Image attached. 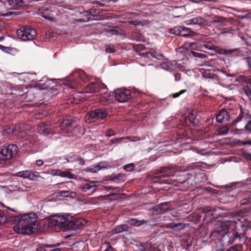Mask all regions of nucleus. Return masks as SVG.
I'll return each instance as SVG.
<instances>
[{"label": "nucleus", "instance_id": "obj_1", "mask_svg": "<svg viewBox=\"0 0 251 251\" xmlns=\"http://www.w3.org/2000/svg\"><path fill=\"white\" fill-rule=\"evenodd\" d=\"M17 222L13 227V230L22 234H31L38 229L37 216L34 212H30L22 216L12 217Z\"/></svg>", "mask_w": 251, "mask_h": 251}, {"label": "nucleus", "instance_id": "obj_2", "mask_svg": "<svg viewBox=\"0 0 251 251\" xmlns=\"http://www.w3.org/2000/svg\"><path fill=\"white\" fill-rule=\"evenodd\" d=\"M221 240L224 245H228L233 243L237 244L239 242H245L244 235H242V233H239L236 230L227 231L223 235Z\"/></svg>", "mask_w": 251, "mask_h": 251}, {"label": "nucleus", "instance_id": "obj_3", "mask_svg": "<svg viewBox=\"0 0 251 251\" xmlns=\"http://www.w3.org/2000/svg\"><path fill=\"white\" fill-rule=\"evenodd\" d=\"M76 76H78L83 82H85L89 79V76L83 71L79 70L76 72L66 77L65 78L64 84L72 89L78 87L79 85L75 78Z\"/></svg>", "mask_w": 251, "mask_h": 251}, {"label": "nucleus", "instance_id": "obj_4", "mask_svg": "<svg viewBox=\"0 0 251 251\" xmlns=\"http://www.w3.org/2000/svg\"><path fill=\"white\" fill-rule=\"evenodd\" d=\"M17 33L18 37L25 41L33 40L37 35L36 30L29 26L21 27Z\"/></svg>", "mask_w": 251, "mask_h": 251}, {"label": "nucleus", "instance_id": "obj_5", "mask_svg": "<svg viewBox=\"0 0 251 251\" xmlns=\"http://www.w3.org/2000/svg\"><path fill=\"white\" fill-rule=\"evenodd\" d=\"M69 215H56L51 217L49 220V225L50 226H58L60 230L65 231L68 217Z\"/></svg>", "mask_w": 251, "mask_h": 251}, {"label": "nucleus", "instance_id": "obj_6", "mask_svg": "<svg viewBox=\"0 0 251 251\" xmlns=\"http://www.w3.org/2000/svg\"><path fill=\"white\" fill-rule=\"evenodd\" d=\"M17 147L15 145L10 144L0 148V159L6 160L11 159L14 154L17 152Z\"/></svg>", "mask_w": 251, "mask_h": 251}, {"label": "nucleus", "instance_id": "obj_7", "mask_svg": "<svg viewBox=\"0 0 251 251\" xmlns=\"http://www.w3.org/2000/svg\"><path fill=\"white\" fill-rule=\"evenodd\" d=\"M130 91L125 88L117 89L115 91V98L119 102H125L131 98Z\"/></svg>", "mask_w": 251, "mask_h": 251}, {"label": "nucleus", "instance_id": "obj_8", "mask_svg": "<svg viewBox=\"0 0 251 251\" xmlns=\"http://www.w3.org/2000/svg\"><path fill=\"white\" fill-rule=\"evenodd\" d=\"M107 115V111L105 109L97 108L89 113L87 116H88L89 120L94 121L96 120L103 119L106 118Z\"/></svg>", "mask_w": 251, "mask_h": 251}, {"label": "nucleus", "instance_id": "obj_9", "mask_svg": "<svg viewBox=\"0 0 251 251\" xmlns=\"http://www.w3.org/2000/svg\"><path fill=\"white\" fill-rule=\"evenodd\" d=\"M171 32L176 35H179L183 37L193 36L195 34V32L191 30L190 28L181 26L175 27L171 30Z\"/></svg>", "mask_w": 251, "mask_h": 251}, {"label": "nucleus", "instance_id": "obj_10", "mask_svg": "<svg viewBox=\"0 0 251 251\" xmlns=\"http://www.w3.org/2000/svg\"><path fill=\"white\" fill-rule=\"evenodd\" d=\"M100 184V182L99 181H90L85 183L81 187V190L83 192L91 195L96 192L98 186Z\"/></svg>", "mask_w": 251, "mask_h": 251}, {"label": "nucleus", "instance_id": "obj_11", "mask_svg": "<svg viewBox=\"0 0 251 251\" xmlns=\"http://www.w3.org/2000/svg\"><path fill=\"white\" fill-rule=\"evenodd\" d=\"M101 89L105 90V85L100 82H91L85 88V92L87 93H94L100 92Z\"/></svg>", "mask_w": 251, "mask_h": 251}, {"label": "nucleus", "instance_id": "obj_12", "mask_svg": "<svg viewBox=\"0 0 251 251\" xmlns=\"http://www.w3.org/2000/svg\"><path fill=\"white\" fill-rule=\"evenodd\" d=\"M171 209L170 202H165L156 205L150 209L151 212L153 215H158L165 213Z\"/></svg>", "mask_w": 251, "mask_h": 251}, {"label": "nucleus", "instance_id": "obj_13", "mask_svg": "<svg viewBox=\"0 0 251 251\" xmlns=\"http://www.w3.org/2000/svg\"><path fill=\"white\" fill-rule=\"evenodd\" d=\"M38 13L45 19L50 22H52L54 20V12L50 8L44 7H41L39 9Z\"/></svg>", "mask_w": 251, "mask_h": 251}, {"label": "nucleus", "instance_id": "obj_14", "mask_svg": "<svg viewBox=\"0 0 251 251\" xmlns=\"http://www.w3.org/2000/svg\"><path fill=\"white\" fill-rule=\"evenodd\" d=\"M188 224L173 221L171 223H168L166 225V227L171 229L174 231H179L181 230L184 229L187 227H188Z\"/></svg>", "mask_w": 251, "mask_h": 251}, {"label": "nucleus", "instance_id": "obj_15", "mask_svg": "<svg viewBox=\"0 0 251 251\" xmlns=\"http://www.w3.org/2000/svg\"><path fill=\"white\" fill-rule=\"evenodd\" d=\"M184 23L186 25H204L206 24V20L201 17L198 16L190 20L185 21Z\"/></svg>", "mask_w": 251, "mask_h": 251}, {"label": "nucleus", "instance_id": "obj_16", "mask_svg": "<svg viewBox=\"0 0 251 251\" xmlns=\"http://www.w3.org/2000/svg\"><path fill=\"white\" fill-rule=\"evenodd\" d=\"M229 115L227 111L225 109H221L216 116V120L218 123H222L227 122L229 120Z\"/></svg>", "mask_w": 251, "mask_h": 251}, {"label": "nucleus", "instance_id": "obj_17", "mask_svg": "<svg viewBox=\"0 0 251 251\" xmlns=\"http://www.w3.org/2000/svg\"><path fill=\"white\" fill-rule=\"evenodd\" d=\"M106 91V86H105V90L101 89L100 92L101 94L98 96V99L102 104H105L106 102L111 101V96Z\"/></svg>", "mask_w": 251, "mask_h": 251}, {"label": "nucleus", "instance_id": "obj_18", "mask_svg": "<svg viewBox=\"0 0 251 251\" xmlns=\"http://www.w3.org/2000/svg\"><path fill=\"white\" fill-rule=\"evenodd\" d=\"M161 175L160 178L168 177L175 175V172L171 167L162 168L161 170Z\"/></svg>", "mask_w": 251, "mask_h": 251}, {"label": "nucleus", "instance_id": "obj_19", "mask_svg": "<svg viewBox=\"0 0 251 251\" xmlns=\"http://www.w3.org/2000/svg\"><path fill=\"white\" fill-rule=\"evenodd\" d=\"M128 227L126 224H123L115 226L110 231L112 234H116L128 230Z\"/></svg>", "mask_w": 251, "mask_h": 251}, {"label": "nucleus", "instance_id": "obj_20", "mask_svg": "<svg viewBox=\"0 0 251 251\" xmlns=\"http://www.w3.org/2000/svg\"><path fill=\"white\" fill-rule=\"evenodd\" d=\"M20 130L19 129V126H14L13 125H10L9 127H5L3 129V134H10L14 133L16 132H20Z\"/></svg>", "mask_w": 251, "mask_h": 251}, {"label": "nucleus", "instance_id": "obj_21", "mask_svg": "<svg viewBox=\"0 0 251 251\" xmlns=\"http://www.w3.org/2000/svg\"><path fill=\"white\" fill-rule=\"evenodd\" d=\"M80 227L77 225V224L73 221V220H69L67 218V222L66 223V227H65V230H69L73 229L76 230L79 229Z\"/></svg>", "mask_w": 251, "mask_h": 251}, {"label": "nucleus", "instance_id": "obj_22", "mask_svg": "<svg viewBox=\"0 0 251 251\" xmlns=\"http://www.w3.org/2000/svg\"><path fill=\"white\" fill-rule=\"evenodd\" d=\"M80 227L77 225V224L73 221V220H69L67 218V222L66 223V227H65V230H69L73 229L76 230L79 229Z\"/></svg>", "mask_w": 251, "mask_h": 251}, {"label": "nucleus", "instance_id": "obj_23", "mask_svg": "<svg viewBox=\"0 0 251 251\" xmlns=\"http://www.w3.org/2000/svg\"><path fill=\"white\" fill-rule=\"evenodd\" d=\"M144 57L149 58H156L157 59H160L163 57V55L159 52H157V51L153 50V51L146 52L145 53Z\"/></svg>", "mask_w": 251, "mask_h": 251}, {"label": "nucleus", "instance_id": "obj_24", "mask_svg": "<svg viewBox=\"0 0 251 251\" xmlns=\"http://www.w3.org/2000/svg\"><path fill=\"white\" fill-rule=\"evenodd\" d=\"M59 245L60 244L59 243L55 244H43L40 247H38L36 251H49V249L58 247Z\"/></svg>", "mask_w": 251, "mask_h": 251}, {"label": "nucleus", "instance_id": "obj_25", "mask_svg": "<svg viewBox=\"0 0 251 251\" xmlns=\"http://www.w3.org/2000/svg\"><path fill=\"white\" fill-rule=\"evenodd\" d=\"M102 168L100 166V164H97L91 165L85 169V171L88 172L96 173L99 172Z\"/></svg>", "mask_w": 251, "mask_h": 251}, {"label": "nucleus", "instance_id": "obj_26", "mask_svg": "<svg viewBox=\"0 0 251 251\" xmlns=\"http://www.w3.org/2000/svg\"><path fill=\"white\" fill-rule=\"evenodd\" d=\"M70 170H67L65 171H61V177H66L68 179H76V176L75 174H72Z\"/></svg>", "mask_w": 251, "mask_h": 251}, {"label": "nucleus", "instance_id": "obj_27", "mask_svg": "<svg viewBox=\"0 0 251 251\" xmlns=\"http://www.w3.org/2000/svg\"><path fill=\"white\" fill-rule=\"evenodd\" d=\"M59 196L61 197H73L75 195V193L72 191L70 189L64 190L60 191L58 192Z\"/></svg>", "mask_w": 251, "mask_h": 251}, {"label": "nucleus", "instance_id": "obj_28", "mask_svg": "<svg viewBox=\"0 0 251 251\" xmlns=\"http://www.w3.org/2000/svg\"><path fill=\"white\" fill-rule=\"evenodd\" d=\"M16 176L29 179L31 178V176H30V171L28 170L18 172L16 174Z\"/></svg>", "mask_w": 251, "mask_h": 251}, {"label": "nucleus", "instance_id": "obj_29", "mask_svg": "<svg viewBox=\"0 0 251 251\" xmlns=\"http://www.w3.org/2000/svg\"><path fill=\"white\" fill-rule=\"evenodd\" d=\"M73 123L72 119H66L63 121L60 124V128L64 130L71 126Z\"/></svg>", "mask_w": 251, "mask_h": 251}, {"label": "nucleus", "instance_id": "obj_30", "mask_svg": "<svg viewBox=\"0 0 251 251\" xmlns=\"http://www.w3.org/2000/svg\"><path fill=\"white\" fill-rule=\"evenodd\" d=\"M201 73L202 75L205 77L208 78L211 77V76L213 75L214 71L212 69H201L200 70Z\"/></svg>", "mask_w": 251, "mask_h": 251}, {"label": "nucleus", "instance_id": "obj_31", "mask_svg": "<svg viewBox=\"0 0 251 251\" xmlns=\"http://www.w3.org/2000/svg\"><path fill=\"white\" fill-rule=\"evenodd\" d=\"M107 32L112 35H118L121 33L122 29L117 26H114L109 29Z\"/></svg>", "mask_w": 251, "mask_h": 251}, {"label": "nucleus", "instance_id": "obj_32", "mask_svg": "<svg viewBox=\"0 0 251 251\" xmlns=\"http://www.w3.org/2000/svg\"><path fill=\"white\" fill-rule=\"evenodd\" d=\"M250 202H251V192H248L246 197L240 201L241 205H245Z\"/></svg>", "mask_w": 251, "mask_h": 251}, {"label": "nucleus", "instance_id": "obj_33", "mask_svg": "<svg viewBox=\"0 0 251 251\" xmlns=\"http://www.w3.org/2000/svg\"><path fill=\"white\" fill-rule=\"evenodd\" d=\"M190 55L195 58H200L202 59L205 58L207 57V55L204 53L195 51H191Z\"/></svg>", "mask_w": 251, "mask_h": 251}, {"label": "nucleus", "instance_id": "obj_34", "mask_svg": "<svg viewBox=\"0 0 251 251\" xmlns=\"http://www.w3.org/2000/svg\"><path fill=\"white\" fill-rule=\"evenodd\" d=\"M8 4L12 6H23L22 0H8Z\"/></svg>", "mask_w": 251, "mask_h": 251}, {"label": "nucleus", "instance_id": "obj_35", "mask_svg": "<svg viewBox=\"0 0 251 251\" xmlns=\"http://www.w3.org/2000/svg\"><path fill=\"white\" fill-rule=\"evenodd\" d=\"M73 221L75 222L80 228L84 226L86 224V221L83 218H75L73 219Z\"/></svg>", "mask_w": 251, "mask_h": 251}, {"label": "nucleus", "instance_id": "obj_36", "mask_svg": "<svg viewBox=\"0 0 251 251\" xmlns=\"http://www.w3.org/2000/svg\"><path fill=\"white\" fill-rule=\"evenodd\" d=\"M112 180L117 183L123 182L125 181V176L123 175L118 174L113 178Z\"/></svg>", "mask_w": 251, "mask_h": 251}, {"label": "nucleus", "instance_id": "obj_37", "mask_svg": "<svg viewBox=\"0 0 251 251\" xmlns=\"http://www.w3.org/2000/svg\"><path fill=\"white\" fill-rule=\"evenodd\" d=\"M228 131V128L227 126L222 127L218 130V133L219 135H226Z\"/></svg>", "mask_w": 251, "mask_h": 251}, {"label": "nucleus", "instance_id": "obj_38", "mask_svg": "<svg viewBox=\"0 0 251 251\" xmlns=\"http://www.w3.org/2000/svg\"><path fill=\"white\" fill-rule=\"evenodd\" d=\"M243 90L251 100V90L250 88L248 86H245L243 87Z\"/></svg>", "mask_w": 251, "mask_h": 251}, {"label": "nucleus", "instance_id": "obj_39", "mask_svg": "<svg viewBox=\"0 0 251 251\" xmlns=\"http://www.w3.org/2000/svg\"><path fill=\"white\" fill-rule=\"evenodd\" d=\"M130 225L132 226H140L143 223L141 221H138L135 219H131L128 221Z\"/></svg>", "mask_w": 251, "mask_h": 251}, {"label": "nucleus", "instance_id": "obj_40", "mask_svg": "<svg viewBox=\"0 0 251 251\" xmlns=\"http://www.w3.org/2000/svg\"><path fill=\"white\" fill-rule=\"evenodd\" d=\"M227 21L226 18L220 16L216 17V19L214 21V23H224Z\"/></svg>", "mask_w": 251, "mask_h": 251}, {"label": "nucleus", "instance_id": "obj_41", "mask_svg": "<svg viewBox=\"0 0 251 251\" xmlns=\"http://www.w3.org/2000/svg\"><path fill=\"white\" fill-rule=\"evenodd\" d=\"M196 116L193 113H190L188 115V118L190 122L192 123V124L195 125L196 124V122L195 121Z\"/></svg>", "mask_w": 251, "mask_h": 251}, {"label": "nucleus", "instance_id": "obj_42", "mask_svg": "<svg viewBox=\"0 0 251 251\" xmlns=\"http://www.w3.org/2000/svg\"><path fill=\"white\" fill-rule=\"evenodd\" d=\"M134 168V164L133 163H129L124 166V169L127 171L130 172L133 170Z\"/></svg>", "mask_w": 251, "mask_h": 251}, {"label": "nucleus", "instance_id": "obj_43", "mask_svg": "<svg viewBox=\"0 0 251 251\" xmlns=\"http://www.w3.org/2000/svg\"><path fill=\"white\" fill-rule=\"evenodd\" d=\"M103 246H104L106 248L104 251H115L114 249L112 248V247L110 245V244L107 242H105L103 244Z\"/></svg>", "mask_w": 251, "mask_h": 251}, {"label": "nucleus", "instance_id": "obj_44", "mask_svg": "<svg viewBox=\"0 0 251 251\" xmlns=\"http://www.w3.org/2000/svg\"><path fill=\"white\" fill-rule=\"evenodd\" d=\"M186 92H187L186 90H182L180 91L179 92L173 94L172 95H170V97L172 96L173 98L175 99V98H178L181 95L186 93Z\"/></svg>", "mask_w": 251, "mask_h": 251}, {"label": "nucleus", "instance_id": "obj_45", "mask_svg": "<svg viewBox=\"0 0 251 251\" xmlns=\"http://www.w3.org/2000/svg\"><path fill=\"white\" fill-rule=\"evenodd\" d=\"M205 47L207 49H208L209 50H211L217 51V50L218 49V47L214 46L210 44H207L205 45Z\"/></svg>", "mask_w": 251, "mask_h": 251}, {"label": "nucleus", "instance_id": "obj_46", "mask_svg": "<svg viewBox=\"0 0 251 251\" xmlns=\"http://www.w3.org/2000/svg\"><path fill=\"white\" fill-rule=\"evenodd\" d=\"M129 24L134 25H144V23L142 21H138L136 20H132L129 22Z\"/></svg>", "mask_w": 251, "mask_h": 251}, {"label": "nucleus", "instance_id": "obj_47", "mask_svg": "<svg viewBox=\"0 0 251 251\" xmlns=\"http://www.w3.org/2000/svg\"><path fill=\"white\" fill-rule=\"evenodd\" d=\"M232 30H233V29L231 27H227V28H224L221 30L220 33H221V34L228 33H230Z\"/></svg>", "mask_w": 251, "mask_h": 251}, {"label": "nucleus", "instance_id": "obj_48", "mask_svg": "<svg viewBox=\"0 0 251 251\" xmlns=\"http://www.w3.org/2000/svg\"><path fill=\"white\" fill-rule=\"evenodd\" d=\"M115 132L112 129L109 128L105 132V135L107 137H111L115 135Z\"/></svg>", "mask_w": 251, "mask_h": 251}, {"label": "nucleus", "instance_id": "obj_49", "mask_svg": "<svg viewBox=\"0 0 251 251\" xmlns=\"http://www.w3.org/2000/svg\"><path fill=\"white\" fill-rule=\"evenodd\" d=\"M30 176H31V178H30V180H34L35 178H37L39 176V173L37 172H32L30 171Z\"/></svg>", "mask_w": 251, "mask_h": 251}, {"label": "nucleus", "instance_id": "obj_50", "mask_svg": "<svg viewBox=\"0 0 251 251\" xmlns=\"http://www.w3.org/2000/svg\"><path fill=\"white\" fill-rule=\"evenodd\" d=\"M245 130L251 133V120L245 126Z\"/></svg>", "mask_w": 251, "mask_h": 251}, {"label": "nucleus", "instance_id": "obj_51", "mask_svg": "<svg viewBox=\"0 0 251 251\" xmlns=\"http://www.w3.org/2000/svg\"><path fill=\"white\" fill-rule=\"evenodd\" d=\"M238 143H240L243 145H251V139H248V140H247L245 141L239 140L238 141Z\"/></svg>", "mask_w": 251, "mask_h": 251}, {"label": "nucleus", "instance_id": "obj_52", "mask_svg": "<svg viewBox=\"0 0 251 251\" xmlns=\"http://www.w3.org/2000/svg\"><path fill=\"white\" fill-rule=\"evenodd\" d=\"M61 170L58 169H55L52 170V174L53 176H61Z\"/></svg>", "mask_w": 251, "mask_h": 251}, {"label": "nucleus", "instance_id": "obj_53", "mask_svg": "<svg viewBox=\"0 0 251 251\" xmlns=\"http://www.w3.org/2000/svg\"><path fill=\"white\" fill-rule=\"evenodd\" d=\"M243 117V116L242 114L240 113L238 116V117L234 120L233 124H237V123L240 122L242 120Z\"/></svg>", "mask_w": 251, "mask_h": 251}, {"label": "nucleus", "instance_id": "obj_54", "mask_svg": "<svg viewBox=\"0 0 251 251\" xmlns=\"http://www.w3.org/2000/svg\"><path fill=\"white\" fill-rule=\"evenodd\" d=\"M186 175H187V179L185 180L181 181L182 183H189V182H190V179L191 178V177H192V175L190 174L187 173Z\"/></svg>", "mask_w": 251, "mask_h": 251}, {"label": "nucleus", "instance_id": "obj_55", "mask_svg": "<svg viewBox=\"0 0 251 251\" xmlns=\"http://www.w3.org/2000/svg\"><path fill=\"white\" fill-rule=\"evenodd\" d=\"M123 140V138H114L110 140V142L111 144H116L119 143Z\"/></svg>", "mask_w": 251, "mask_h": 251}, {"label": "nucleus", "instance_id": "obj_56", "mask_svg": "<svg viewBox=\"0 0 251 251\" xmlns=\"http://www.w3.org/2000/svg\"><path fill=\"white\" fill-rule=\"evenodd\" d=\"M243 156L246 159L251 161V153L244 152L243 153Z\"/></svg>", "mask_w": 251, "mask_h": 251}, {"label": "nucleus", "instance_id": "obj_57", "mask_svg": "<svg viewBox=\"0 0 251 251\" xmlns=\"http://www.w3.org/2000/svg\"><path fill=\"white\" fill-rule=\"evenodd\" d=\"M244 60H246V62L247 63L248 67L251 69V57H247L244 58Z\"/></svg>", "mask_w": 251, "mask_h": 251}, {"label": "nucleus", "instance_id": "obj_58", "mask_svg": "<svg viewBox=\"0 0 251 251\" xmlns=\"http://www.w3.org/2000/svg\"><path fill=\"white\" fill-rule=\"evenodd\" d=\"M233 223L231 221H228L226 223L225 222L223 223L220 224V226H221L222 229H223L224 227H226L227 226H228L230 224H233Z\"/></svg>", "mask_w": 251, "mask_h": 251}, {"label": "nucleus", "instance_id": "obj_59", "mask_svg": "<svg viewBox=\"0 0 251 251\" xmlns=\"http://www.w3.org/2000/svg\"><path fill=\"white\" fill-rule=\"evenodd\" d=\"M32 1H33V0H22L23 6L28 5Z\"/></svg>", "mask_w": 251, "mask_h": 251}, {"label": "nucleus", "instance_id": "obj_60", "mask_svg": "<svg viewBox=\"0 0 251 251\" xmlns=\"http://www.w3.org/2000/svg\"><path fill=\"white\" fill-rule=\"evenodd\" d=\"M106 189L107 191H119V188H117V187H115V188H113L112 187H111V186H108V187H106Z\"/></svg>", "mask_w": 251, "mask_h": 251}, {"label": "nucleus", "instance_id": "obj_61", "mask_svg": "<svg viewBox=\"0 0 251 251\" xmlns=\"http://www.w3.org/2000/svg\"><path fill=\"white\" fill-rule=\"evenodd\" d=\"M38 126L41 128H43V131H45L47 128V125L45 123H40Z\"/></svg>", "mask_w": 251, "mask_h": 251}, {"label": "nucleus", "instance_id": "obj_62", "mask_svg": "<svg viewBox=\"0 0 251 251\" xmlns=\"http://www.w3.org/2000/svg\"><path fill=\"white\" fill-rule=\"evenodd\" d=\"M105 51L107 52H108V53H112V52H114L115 51V50L114 48H111V47H107L105 49Z\"/></svg>", "mask_w": 251, "mask_h": 251}, {"label": "nucleus", "instance_id": "obj_63", "mask_svg": "<svg viewBox=\"0 0 251 251\" xmlns=\"http://www.w3.org/2000/svg\"><path fill=\"white\" fill-rule=\"evenodd\" d=\"M161 67L163 69H164L165 70H168L170 68V64L169 63H164V64H163L161 65Z\"/></svg>", "mask_w": 251, "mask_h": 251}, {"label": "nucleus", "instance_id": "obj_64", "mask_svg": "<svg viewBox=\"0 0 251 251\" xmlns=\"http://www.w3.org/2000/svg\"><path fill=\"white\" fill-rule=\"evenodd\" d=\"M174 77L176 81H178L180 79L181 75L180 74H175Z\"/></svg>", "mask_w": 251, "mask_h": 251}]
</instances>
